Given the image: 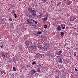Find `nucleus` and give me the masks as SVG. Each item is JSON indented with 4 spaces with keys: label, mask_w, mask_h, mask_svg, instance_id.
Wrapping results in <instances>:
<instances>
[{
    "label": "nucleus",
    "mask_w": 78,
    "mask_h": 78,
    "mask_svg": "<svg viewBox=\"0 0 78 78\" xmlns=\"http://www.w3.org/2000/svg\"><path fill=\"white\" fill-rule=\"evenodd\" d=\"M76 18L74 17L73 16L71 15L70 18V21H74V20H75Z\"/></svg>",
    "instance_id": "obj_1"
},
{
    "label": "nucleus",
    "mask_w": 78,
    "mask_h": 78,
    "mask_svg": "<svg viewBox=\"0 0 78 78\" xmlns=\"http://www.w3.org/2000/svg\"><path fill=\"white\" fill-rule=\"evenodd\" d=\"M57 61L59 63L61 64L62 60V58H59L57 59Z\"/></svg>",
    "instance_id": "obj_2"
},
{
    "label": "nucleus",
    "mask_w": 78,
    "mask_h": 78,
    "mask_svg": "<svg viewBox=\"0 0 78 78\" xmlns=\"http://www.w3.org/2000/svg\"><path fill=\"white\" fill-rule=\"evenodd\" d=\"M30 21L31 20L30 19H28V20H27V21L28 22V24H29V23H30V26H33V24L32 23V22Z\"/></svg>",
    "instance_id": "obj_3"
},
{
    "label": "nucleus",
    "mask_w": 78,
    "mask_h": 78,
    "mask_svg": "<svg viewBox=\"0 0 78 78\" xmlns=\"http://www.w3.org/2000/svg\"><path fill=\"white\" fill-rule=\"evenodd\" d=\"M31 72L33 74V75H34L35 73H36V72H37V71H36L34 69H32L31 70Z\"/></svg>",
    "instance_id": "obj_4"
},
{
    "label": "nucleus",
    "mask_w": 78,
    "mask_h": 78,
    "mask_svg": "<svg viewBox=\"0 0 78 78\" xmlns=\"http://www.w3.org/2000/svg\"><path fill=\"white\" fill-rule=\"evenodd\" d=\"M43 49H44V51H47V47L44 46V47H42Z\"/></svg>",
    "instance_id": "obj_5"
},
{
    "label": "nucleus",
    "mask_w": 78,
    "mask_h": 78,
    "mask_svg": "<svg viewBox=\"0 0 78 78\" xmlns=\"http://www.w3.org/2000/svg\"><path fill=\"white\" fill-rule=\"evenodd\" d=\"M28 10L29 12H30L32 13H34V10H32L31 8L29 9Z\"/></svg>",
    "instance_id": "obj_6"
},
{
    "label": "nucleus",
    "mask_w": 78,
    "mask_h": 78,
    "mask_svg": "<svg viewBox=\"0 0 78 78\" xmlns=\"http://www.w3.org/2000/svg\"><path fill=\"white\" fill-rule=\"evenodd\" d=\"M61 27L62 29H65V28H66V26H65V24H61Z\"/></svg>",
    "instance_id": "obj_7"
},
{
    "label": "nucleus",
    "mask_w": 78,
    "mask_h": 78,
    "mask_svg": "<svg viewBox=\"0 0 78 78\" xmlns=\"http://www.w3.org/2000/svg\"><path fill=\"white\" fill-rule=\"evenodd\" d=\"M26 45H29L30 44V41L27 40L25 42Z\"/></svg>",
    "instance_id": "obj_8"
},
{
    "label": "nucleus",
    "mask_w": 78,
    "mask_h": 78,
    "mask_svg": "<svg viewBox=\"0 0 78 78\" xmlns=\"http://www.w3.org/2000/svg\"><path fill=\"white\" fill-rule=\"evenodd\" d=\"M2 57H3V59H5V58L6 57V55H5L4 53H2Z\"/></svg>",
    "instance_id": "obj_9"
},
{
    "label": "nucleus",
    "mask_w": 78,
    "mask_h": 78,
    "mask_svg": "<svg viewBox=\"0 0 78 78\" xmlns=\"http://www.w3.org/2000/svg\"><path fill=\"white\" fill-rule=\"evenodd\" d=\"M12 59H13V61H14V62H16V61L17 60V58L16 59V57H13Z\"/></svg>",
    "instance_id": "obj_10"
},
{
    "label": "nucleus",
    "mask_w": 78,
    "mask_h": 78,
    "mask_svg": "<svg viewBox=\"0 0 78 78\" xmlns=\"http://www.w3.org/2000/svg\"><path fill=\"white\" fill-rule=\"evenodd\" d=\"M48 20V19H47V16L45 17V18H44L43 19V20H44V22H46Z\"/></svg>",
    "instance_id": "obj_11"
},
{
    "label": "nucleus",
    "mask_w": 78,
    "mask_h": 78,
    "mask_svg": "<svg viewBox=\"0 0 78 78\" xmlns=\"http://www.w3.org/2000/svg\"><path fill=\"white\" fill-rule=\"evenodd\" d=\"M57 30H58V31H60L61 30V27L60 26H58L57 28Z\"/></svg>",
    "instance_id": "obj_12"
},
{
    "label": "nucleus",
    "mask_w": 78,
    "mask_h": 78,
    "mask_svg": "<svg viewBox=\"0 0 78 78\" xmlns=\"http://www.w3.org/2000/svg\"><path fill=\"white\" fill-rule=\"evenodd\" d=\"M58 55H60L61 54V53H62V51H59L58 52Z\"/></svg>",
    "instance_id": "obj_13"
},
{
    "label": "nucleus",
    "mask_w": 78,
    "mask_h": 78,
    "mask_svg": "<svg viewBox=\"0 0 78 78\" xmlns=\"http://www.w3.org/2000/svg\"><path fill=\"white\" fill-rule=\"evenodd\" d=\"M1 23L2 25H3V24H6V23H5V21H4V20H2Z\"/></svg>",
    "instance_id": "obj_14"
},
{
    "label": "nucleus",
    "mask_w": 78,
    "mask_h": 78,
    "mask_svg": "<svg viewBox=\"0 0 78 78\" xmlns=\"http://www.w3.org/2000/svg\"><path fill=\"white\" fill-rule=\"evenodd\" d=\"M67 3L68 5H70L71 4V2L69 1V2H67Z\"/></svg>",
    "instance_id": "obj_15"
},
{
    "label": "nucleus",
    "mask_w": 78,
    "mask_h": 78,
    "mask_svg": "<svg viewBox=\"0 0 78 78\" xmlns=\"http://www.w3.org/2000/svg\"><path fill=\"white\" fill-rule=\"evenodd\" d=\"M35 57L37 58H39V55L37 54L35 55Z\"/></svg>",
    "instance_id": "obj_16"
},
{
    "label": "nucleus",
    "mask_w": 78,
    "mask_h": 78,
    "mask_svg": "<svg viewBox=\"0 0 78 78\" xmlns=\"http://www.w3.org/2000/svg\"><path fill=\"white\" fill-rule=\"evenodd\" d=\"M35 15H36V13H33L32 14V16L33 17H35L36 16Z\"/></svg>",
    "instance_id": "obj_17"
},
{
    "label": "nucleus",
    "mask_w": 78,
    "mask_h": 78,
    "mask_svg": "<svg viewBox=\"0 0 78 78\" xmlns=\"http://www.w3.org/2000/svg\"><path fill=\"white\" fill-rule=\"evenodd\" d=\"M13 69L14 71H16V69L15 68V67H13Z\"/></svg>",
    "instance_id": "obj_18"
},
{
    "label": "nucleus",
    "mask_w": 78,
    "mask_h": 78,
    "mask_svg": "<svg viewBox=\"0 0 78 78\" xmlns=\"http://www.w3.org/2000/svg\"><path fill=\"white\" fill-rule=\"evenodd\" d=\"M64 32H61V36H63V35L64 34Z\"/></svg>",
    "instance_id": "obj_19"
},
{
    "label": "nucleus",
    "mask_w": 78,
    "mask_h": 78,
    "mask_svg": "<svg viewBox=\"0 0 78 78\" xmlns=\"http://www.w3.org/2000/svg\"><path fill=\"white\" fill-rule=\"evenodd\" d=\"M1 73L4 75V74H5V72H4L3 71H1Z\"/></svg>",
    "instance_id": "obj_20"
},
{
    "label": "nucleus",
    "mask_w": 78,
    "mask_h": 78,
    "mask_svg": "<svg viewBox=\"0 0 78 78\" xmlns=\"http://www.w3.org/2000/svg\"><path fill=\"white\" fill-rule=\"evenodd\" d=\"M47 27H48L47 25H44V28H47Z\"/></svg>",
    "instance_id": "obj_21"
},
{
    "label": "nucleus",
    "mask_w": 78,
    "mask_h": 78,
    "mask_svg": "<svg viewBox=\"0 0 78 78\" xmlns=\"http://www.w3.org/2000/svg\"><path fill=\"white\" fill-rule=\"evenodd\" d=\"M14 15L15 16V18H17V14H16V13H15L14 14Z\"/></svg>",
    "instance_id": "obj_22"
},
{
    "label": "nucleus",
    "mask_w": 78,
    "mask_h": 78,
    "mask_svg": "<svg viewBox=\"0 0 78 78\" xmlns=\"http://www.w3.org/2000/svg\"><path fill=\"white\" fill-rule=\"evenodd\" d=\"M42 2H46L47 0H41Z\"/></svg>",
    "instance_id": "obj_23"
},
{
    "label": "nucleus",
    "mask_w": 78,
    "mask_h": 78,
    "mask_svg": "<svg viewBox=\"0 0 78 78\" xmlns=\"http://www.w3.org/2000/svg\"><path fill=\"white\" fill-rule=\"evenodd\" d=\"M9 21H12V18H10V19H9Z\"/></svg>",
    "instance_id": "obj_24"
},
{
    "label": "nucleus",
    "mask_w": 78,
    "mask_h": 78,
    "mask_svg": "<svg viewBox=\"0 0 78 78\" xmlns=\"http://www.w3.org/2000/svg\"><path fill=\"white\" fill-rule=\"evenodd\" d=\"M61 5V2H58L57 5Z\"/></svg>",
    "instance_id": "obj_25"
},
{
    "label": "nucleus",
    "mask_w": 78,
    "mask_h": 78,
    "mask_svg": "<svg viewBox=\"0 0 78 78\" xmlns=\"http://www.w3.org/2000/svg\"><path fill=\"white\" fill-rule=\"evenodd\" d=\"M37 33L38 34H42V33L41 32H39V31H38L37 32Z\"/></svg>",
    "instance_id": "obj_26"
},
{
    "label": "nucleus",
    "mask_w": 78,
    "mask_h": 78,
    "mask_svg": "<svg viewBox=\"0 0 78 78\" xmlns=\"http://www.w3.org/2000/svg\"><path fill=\"white\" fill-rule=\"evenodd\" d=\"M30 47H31V48H34V46H33L32 45H31L30 46Z\"/></svg>",
    "instance_id": "obj_27"
},
{
    "label": "nucleus",
    "mask_w": 78,
    "mask_h": 78,
    "mask_svg": "<svg viewBox=\"0 0 78 78\" xmlns=\"http://www.w3.org/2000/svg\"><path fill=\"white\" fill-rule=\"evenodd\" d=\"M45 45L46 46H47V45H48V43H45Z\"/></svg>",
    "instance_id": "obj_28"
},
{
    "label": "nucleus",
    "mask_w": 78,
    "mask_h": 78,
    "mask_svg": "<svg viewBox=\"0 0 78 78\" xmlns=\"http://www.w3.org/2000/svg\"><path fill=\"white\" fill-rule=\"evenodd\" d=\"M32 65H34V64H36V63H35V62H33L32 63Z\"/></svg>",
    "instance_id": "obj_29"
},
{
    "label": "nucleus",
    "mask_w": 78,
    "mask_h": 78,
    "mask_svg": "<svg viewBox=\"0 0 78 78\" xmlns=\"http://www.w3.org/2000/svg\"><path fill=\"white\" fill-rule=\"evenodd\" d=\"M6 56L7 58H9V56L8 54L6 55Z\"/></svg>",
    "instance_id": "obj_30"
},
{
    "label": "nucleus",
    "mask_w": 78,
    "mask_h": 78,
    "mask_svg": "<svg viewBox=\"0 0 78 78\" xmlns=\"http://www.w3.org/2000/svg\"><path fill=\"white\" fill-rule=\"evenodd\" d=\"M68 25H70V26H71V27H72V24H71V23H69L68 24Z\"/></svg>",
    "instance_id": "obj_31"
},
{
    "label": "nucleus",
    "mask_w": 78,
    "mask_h": 78,
    "mask_svg": "<svg viewBox=\"0 0 78 78\" xmlns=\"http://www.w3.org/2000/svg\"><path fill=\"white\" fill-rule=\"evenodd\" d=\"M27 67H29L30 68V67H31V66H30V65H27Z\"/></svg>",
    "instance_id": "obj_32"
},
{
    "label": "nucleus",
    "mask_w": 78,
    "mask_h": 78,
    "mask_svg": "<svg viewBox=\"0 0 78 78\" xmlns=\"http://www.w3.org/2000/svg\"><path fill=\"white\" fill-rule=\"evenodd\" d=\"M42 17V15L41 14L38 15V17Z\"/></svg>",
    "instance_id": "obj_33"
},
{
    "label": "nucleus",
    "mask_w": 78,
    "mask_h": 78,
    "mask_svg": "<svg viewBox=\"0 0 78 78\" xmlns=\"http://www.w3.org/2000/svg\"><path fill=\"white\" fill-rule=\"evenodd\" d=\"M74 56H76V54L75 53L74 54Z\"/></svg>",
    "instance_id": "obj_34"
},
{
    "label": "nucleus",
    "mask_w": 78,
    "mask_h": 78,
    "mask_svg": "<svg viewBox=\"0 0 78 78\" xmlns=\"http://www.w3.org/2000/svg\"><path fill=\"white\" fill-rule=\"evenodd\" d=\"M35 24H37V21H35Z\"/></svg>",
    "instance_id": "obj_35"
},
{
    "label": "nucleus",
    "mask_w": 78,
    "mask_h": 78,
    "mask_svg": "<svg viewBox=\"0 0 78 78\" xmlns=\"http://www.w3.org/2000/svg\"><path fill=\"white\" fill-rule=\"evenodd\" d=\"M0 47H1V48H3V45H1L0 46Z\"/></svg>",
    "instance_id": "obj_36"
},
{
    "label": "nucleus",
    "mask_w": 78,
    "mask_h": 78,
    "mask_svg": "<svg viewBox=\"0 0 78 78\" xmlns=\"http://www.w3.org/2000/svg\"><path fill=\"white\" fill-rule=\"evenodd\" d=\"M75 71H78V69H76V68H75Z\"/></svg>",
    "instance_id": "obj_37"
},
{
    "label": "nucleus",
    "mask_w": 78,
    "mask_h": 78,
    "mask_svg": "<svg viewBox=\"0 0 78 78\" xmlns=\"http://www.w3.org/2000/svg\"><path fill=\"white\" fill-rule=\"evenodd\" d=\"M12 13L13 14V13H14V10H13V11H12Z\"/></svg>",
    "instance_id": "obj_38"
},
{
    "label": "nucleus",
    "mask_w": 78,
    "mask_h": 78,
    "mask_svg": "<svg viewBox=\"0 0 78 78\" xmlns=\"http://www.w3.org/2000/svg\"><path fill=\"white\" fill-rule=\"evenodd\" d=\"M73 30H76V28H74Z\"/></svg>",
    "instance_id": "obj_39"
},
{
    "label": "nucleus",
    "mask_w": 78,
    "mask_h": 78,
    "mask_svg": "<svg viewBox=\"0 0 78 78\" xmlns=\"http://www.w3.org/2000/svg\"><path fill=\"white\" fill-rule=\"evenodd\" d=\"M67 48H68V50H69V49H70V48H69V47H67Z\"/></svg>",
    "instance_id": "obj_40"
},
{
    "label": "nucleus",
    "mask_w": 78,
    "mask_h": 78,
    "mask_svg": "<svg viewBox=\"0 0 78 78\" xmlns=\"http://www.w3.org/2000/svg\"><path fill=\"white\" fill-rule=\"evenodd\" d=\"M33 20V22H34L36 21H35V20Z\"/></svg>",
    "instance_id": "obj_41"
},
{
    "label": "nucleus",
    "mask_w": 78,
    "mask_h": 78,
    "mask_svg": "<svg viewBox=\"0 0 78 78\" xmlns=\"http://www.w3.org/2000/svg\"><path fill=\"white\" fill-rule=\"evenodd\" d=\"M39 48H40V49H42V47H40Z\"/></svg>",
    "instance_id": "obj_42"
},
{
    "label": "nucleus",
    "mask_w": 78,
    "mask_h": 78,
    "mask_svg": "<svg viewBox=\"0 0 78 78\" xmlns=\"http://www.w3.org/2000/svg\"><path fill=\"white\" fill-rule=\"evenodd\" d=\"M38 70L39 72H40V69H39Z\"/></svg>",
    "instance_id": "obj_43"
},
{
    "label": "nucleus",
    "mask_w": 78,
    "mask_h": 78,
    "mask_svg": "<svg viewBox=\"0 0 78 78\" xmlns=\"http://www.w3.org/2000/svg\"><path fill=\"white\" fill-rule=\"evenodd\" d=\"M65 47H66V44H65Z\"/></svg>",
    "instance_id": "obj_44"
},
{
    "label": "nucleus",
    "mask_w": 78,
    "mask_h": 78,
    "mask_svg": "<svg viewBox=\"0 0 78 78\" xmlns=\"http://www.w3.org/2000/svg\"><path fill=\"white\" fill-rule=\"evenodd\" d=\"M76 50H78V48H76Z\"/></svg>",
    "instance_id": "obj_45"
},
{
    "label": "nucleus",
    "mask_w": 78,
    "mask_h": 78,
    "mask_svg": "<svg viewBox=\"0 0 78 78\" xmlns=\"http://www.w3.org/2000/svg\"><path fill=\"white\" fill-rule=\"evenodd\" d=\"M42 17H45V16H42Z\"/></svg>",
    "instance_id": "obj_46"
},
{
    "label": "nucleus",
    "mask_w": 78,
    "mask_h": 78,
    "mask_svg": "<svg viewBox=\"0 0 78 78\" xmlns=\"http://www.w3.org/2000/svg\"><path fill=\"white\" fill-rule=\"evenodd\" d=\"M19 1H22V0H18Z\"/></svg>",
    "instance_id": "obj_47"
},
{
    "label": "nucleus",
    "mask_w": 78,
    "mask_h": 78,
    "mask_svg": "<svg viewBox=\"0 0 78 78\" xmlns=\"http://www.w3.org/2000/svg\"><path fill=\"white\" fill-rule=\"evenodd\" d=\"M37 47H38V48H39L40 47L39 46H38Z\"/></svg>",
    "instance_id": "obj_48"
},
{
    "label": "nucleus",
    "mask_w": 78,
    "mask_h": 78,
    "mask_svg": "<svg viewBox=\"0 0 78 78\" xmlns=\"http://www.w3.org/2000/svg\"><path fill=\"white\" fill-rule=\"evenodd\" d=\"M37 5H35V6H37Z\"/></svg>",
    "instance_id": "obj_49"
}]
</instances>
